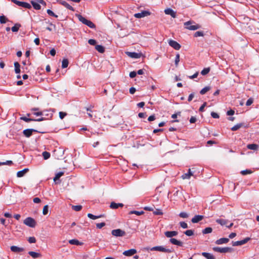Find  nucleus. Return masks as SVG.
<instances>
[{
  "instance_id": "69168bd1",
  "label": "nucleus",
  "mask_w": 259,
  "mask_h": 259,
  "mask_svg": "<svg viewBox=\"0 0 259 259\" xmlns=\"http://www.w3.org/2000/svg\"><path fill=\"white\" fill-rule=\"evenodd\" d=\"M211 115L214 118H219V114L218 113H215V112H212L211 113Z\"/></svg>"
},
{
  "instance_id": "8fccbe9b",
  "label": "nucleus",
  "mask_w": 259,
  "mask_h": 259,
  "mask_svg": "<svg viewBox=\"0 0 259 259\" xmlns=\"http://www.w3.org/2000/svg\"><path fill=\"white\" fill-rule=\"evenodd\" d=\"M47 12L48 14V15H49L50 16L54 17L55 18L58 17V16L57 15H56L52 11H51L50 9L47 10Z\"/></svg>"
},
{
  "instance_id": "473e14b6",
  "label": "nucleus",
  "mask_w": 259,
  "mask_h": 259,
  "mask_svg": "<svg viewBox=\"0 0 259 259\" xmlns=\"http://www.w3.org/2000/svg\"><path fill=\"white\" fill-rule=\"evenodd\" d=\"M88 217L91 219H92V220H96L97 219H98V218H102L103 217V215H93V214L92 213H88Z\"/></svg>"
},
{
  "instance_id": "72a5a7b5",
  "label": "nucleus",
  "mask_w": 259,
  "mask_h": 259,
  "mask_svg": "<svg viewBox=\"0 0 259 259\" xmlns=\"http://www.w3.org/2000/svg\"><path fill=\"white\" fill-rule=\"evenodd\" d=\"M64 172L63 171H60L56 174L55 177L54 178V181L56 182L57 180H59V178L62 177L64 175Z\"/></svg>"
},
{
  "instance_id": "a19ab883",
  "label": "nucleus",
  "mask_w": 259,
  "mask_h": 259,
  "mask_svg": "<svg viewBox=\"0 0 259 259\" xmlns=\"http://www.w3.org/2000/svg\"><path fill=\"white\" fill-rule=\"evenodd\" d=\"M42 154L44 159L45 160L49 159L51 156L50 153L47 151L43 152Z\"/></svg>"
},
{
  "instance_id": "864d4df0",
  "label": "nucleus",
  "mask_w": 259,
  "mask_h": 259,
  "mask_svg": "<svg viewBox=\"0 0 259 259\" xmlns=\"http://www.w3.org/2000/svg\"><path fill=\"white\" fill-rule=\"evenodd\" d=\"M179 216L181 217V218H187L189 215L188 214H187V213L185 212H181L180 214H179Z\"/></svg>"
},
{
  "instance_id": "f03ea898",
  "label": "nucleus",
  "mask_w": 259,
  "mask_h": 259,
  "mask_svg": "<svg viewBox=\"0 0 259 259\" xmlns=\"http://www.w3.org/2000/svg\"><path fill=\"white\" fill-rule=\"evenodd\" d=\"M213 250L214 251L221 252V253H226L231 252L233 251V249L231 247H214Z\"/></svg>"
},
{
  "instance_id": "13d9d810",
  "label": "nucleus",
  "mask_w": 259,
  "mask_h": 259,
  "mask_svg": "<svg viewBox=\"0 0 259 259\" xmlns=\"http://www.w3.org/2000/svg\"><path fill=\"white\" fill-rule=\"evenodd\" d=\"M253 102V99L252 98H250L247 100V101L246 103V105L247 106H249L252 104Z\"/></svg>"
},
{
  "instance_id": "6e6552de",
  "label": "nucleus",
  "mask_w": 259,
  "mask_h": 259,
  "mask_svg": "<svg viewBox=\"0 0 259 259\" xmlns=\"http://www.w3.org/2000/svg\"><path fill=\"white\" fill-rule=\"evenodd\" d=\"M151 13L148 11H143L140 13L134 14V17L137 18H141L150 15Z\"/></svg>"
},
{
  "instance_id": "c756f323",
  "label": "nucleus",
  "mask_w": 259,
  "mask_h": 259,
  "mask_svg": "<svg viewBox=\"0 0 259 259\" xmlns=\"http://www.w3.org/2000/svg\"><path fill=\"white\" fill-rule=\"evenodd\" d=\"M95 49L101 53H103L105 52L104 48L101 45H96L95 46Z\"/></svg>"
},
{
  "instance_id": "6ab92c4d",
  "label": "nucleus",
  "mask_w": 259,
  "mask_h": 259,
  "mask_svg": "<svg viewBox=\"0 0 259 259\" xmlns=\"http://www.w3.org/2000/svg\"><path fill=\"white\" fill-rule=\"evenodd\" d=\"M169 241L172 244L177 245L179 246H182L183 245V243L182 242L179 241L175 238H170L169 239Z\"/></svg>"
},
{
  "instance_id": "052dcab7",
  "label": "nucleus",
  "mask_w": 259,
  "mask_h": 259,
  "mask_svg": "<svg viewBox=\"0 0 259 259\" xmlns=\"http://www.w3.org/2000/svg\"><path fill=\"white\" fill-rule=\"evenodd\" d=\"M28 242L30 243H34L36 242V239L34 237H30L28 238Z\"/></svg>"
},
{
  "instance_id": "0e129e2a",
  "label": "nucleus",
  "mask_w": 259,
  "mask_h": 259,
  "mask_svg": "<svg viewBox=\"0 0 259 259\" xmlns=\"http://www.w3.org/2000/svg\"><path fill=\"white\" fill-rule=\"evenodd\" d=\"M206 102H204L201 106L199 108V111L200 112H203L204 111V107L206 106Z\"/></svg>"
},
{
  "instance_id": "c85d7f7f",
  "label": "nucleus",
  "mask_w": 259,
  "mask_h": 259,
  "mask_svg": "<svg viewBox=\"0 0 259 259\" xmlns=\"http://www.w3.org/2000/svg\"><path fill=\"white\" fill-rule=\"evenodd\" d=\"M76 17L78 19L79 21L82 22L83 24H85L87 21L88 20L86 18L83 17L82 16H81L80 14H76Z\"/></svg>"
},
{
  "instance_id": "2eb2a0df",
  "label": "nucleus",
  "mask_w": 259,
  "mask_h": 259,
  "mask_svg": "<svg viewBox=\"0 0 259 259\" xmlns=\"http://www.w3.org/2000/svg\"><path fill=\"white\" fill-rule=\"evenodd\" d=\"M164 13L166 15H170L172 18L176 17V13L175 11H174L172 9L170 8L166 9L164 10Z\"/></svg>"
},
{
  "instance_id": "39448f33",
  "label": "nucleus",
  "mask_w": 259,
  "mask_h": 259,
  "mask_svg": "<svg viewBox=\"0 0 259 259\" xmlns=\"http://www.w3.org/2000/svg\"><path fill=\"white\" fill-rule=\"evenodd\" d=\"M151 250H155V251H158L160 252H168L170 253L172 251L169 249H167L162 246H154L151 248Z\"/></svg>"
},
{
  "instance_id": "bf43d9fd",
  "label": "nucleus",
  "mask_w": 259,
  "mask_h": 259,
  "mask_svg": "<svg viewBox=\"0 0 259 259\" xmlns=\"http://www.w3.org/2000/svg\"><path fill=\"white\" fill-rule=\"evenodd\" d=\"M88 43L91 45H92V46H94L97 43V41L95 39H90L89 40H88Z\"/></svg>"
},
{
  "instance_id": "393cba45",
  "label": "nucleus",
  "mask_w": 259,
  "mask_h": 259,
  "mask_svg": "<svg viewBox=\"0 0 259 259\" xmlns=\"http://www.w3.org/2000/svg\"><path fill=\"white\" fill-rule=\"evenodd\" d=\"M246 147L248 149L253 150H256L258 148V145L256 144H248Z\"/></svg>"
},
{
  "instance_id": "4468645a",
  "label": "nucleus",
  "mask_w": 259,
  "mask_h": 259,
  "mask_svg": "<svg viewBox=\"0 0 259 259\" xmlns=\"http://www.w3.org/2000/svg\"><path fill=\"white\" fill-rule=\"evenodd\" d=\"M11 250L14 252H20L23 251L24 249L22 247H19L16 246H11Z\"/></svg>"
},
{
  "instance_id": "4be33fe9",
  "label": "nucleus",
  "mask_w": 259,
  "mask_h": 259,
  "mask_svg": "<svg viewBox=\"0 0 259 259\" xmlns=\"http://www.w3.org/2000/svg\"><path fill=\"white\" fill-rule=\"evenodd\" d=\"M193 172H192L191 169L189 168L188 169V172L187 173L184 174L182 176V178L183 179H189L191 176H193Z\"/></svg>"
},
{
  "instance_id": "603ef678",
  "label": "nucleus",
  "mask_w": 259,
  "mask_h": 259,
  "mask_svg": "<svg viewBox=\"0 0 259 259\" xmlns=\"http://www.w3.org/2000/svg\"><path fill=\"white\" fill-rule=\"evenodd\" d=\"M180 61V54H177L176 55V58H175V65L176 66V67L178 66V63Z\"/></svg>"
},
{
  "instance_id": "cd10ccee",
  "label": "nucleus",
  "mask_w": 259,
  "mask_h": 259,
  "mask_svg": "<svg viewBox=\"0 0 259 259\" xmlns=\"http://www.w3.org/2000/svg\"><path fill=\"white\" fill-rule=\"evenodd\" d=\"M228 221L224 219H217L216 220V222L221 226L226 225L227 224Z\"/></svg>"
},
{
  "instance_id": "c9c22d12",
  "label": "nucleus",
  "mask_w": 259,
  "mask_h": 259,
  "mask_svg": "<svg viewBox=\"0 0 259 259\" xmlns=\"http://www.w3.org/2000/svg\"><path fill=\"white\" fill-rule=\"evenodd\" d=\"M85 25L91 28H95L96 27V25L92 21L89 20L87 21Z\"/></svg>"
},
{
  "instance_id": "e2e57ef3",
  "label": "nucleus",
  "mask_w": 259,
  "mask_h": 259,
  "mask_svg": "<svg viewBox=\"0 0 259 259\" xmlns=\"http://www.w3.org/2000/svg\"><path fill=\"white\" fill-rule=\"evenodd\" d=\"M105 223L104 222L101 223H98L96 224V227L98 229H101L102 227H104L105 226Z\"/></svg>"
},
{
  "instance_id": "7ed1b4c3",
  "label": "nucleus",
  "mask_w": 259,
  "mask_h": 259,
  "mask_svg": "<svg viewBox=\"0 0 259 259\" xmlns=\"http://www.w3.org/2000/svg\"><path fill=\"white\" fill-rule=\"evenodd\" d=\"M24 224L31 228H34L36 226V222L34 219L31 217H28L26 218L23 222Z\"/></svg>"
},
{
  "instance_id": "9d476101",
  "label": "nucleus",
  "mask_w": 259,
  "mask_h": 259,
  "mask_svg": "<svg viewBox=\"0 0 259 259\" xmlns=\"http://www.w3.org/2000/svg\"><path fill=\"white\" fill-rule=\"evenodd\" d=\"M57 3H59L60 4H61L62 6H63L64 7H65L66 9H67L72 12L75 11V9L71 6H70L68 3H67L66 2H65V1L57 0Z\"/></svg>"
},
{
  "instance_id": "4c0bfd02",
  "label": "nucleus",
  "mask_w": 259,
  "mask_h": 259,
  "mask_svg": "<svg viewBox=\"0 0 259 259\" xmlns=\"http://www.w3.org/2000/svg\"><path fill=\"white\" fill-rule=\"evenodd\" d=\"M212 231V229L211 227H207L202 230V233L204 234L210 233Z\"/></svg>"
},
{
  "instance_id": "de8ad7c7",
  "label": "nucleus",
  "mask_w": 259,
  "mask_h": 259,
  "mask_svg": "<svg viewBox=\"0 0 259 259\" xmlns=\"http://www.w3.org/2000/svg\"><path fill=\"white\" fill-rule=\"evenodd\" d=\"M7 21V19L5 16L2 15V16H0V23H2V24L6 23Z\"/></svg>"
},
{
  "instance_id": "ea45409f",
  "label": "nucleus",
  "mask_w": 259,
  "mask_h": 259,
  "mask_svg": "<svg viewBox=\"0 0 259 259\" xmlns=\"http://www.w3.org/2000/svg\"><path fill=\"white\" fill-rule=\"evenodd\" d=\"M71 208L73 210L76 211H80L82 208V206L80 205H72Z\"/></svg>"
},
{
  "instance_id": "338daca9",
  "label": "nucleus",
  "mask_w": 259,
  "mask_h": 259,
  "mask_svg": "<svg viewBox=\"0 0 259 259\" xmlns=\"http://www.w3.org/2000/svg\"><path fill=\"white\" fill-rule=\"evenodd\" d=\"M33 201L35 203H38L40 202L41 200L38 197H35L33 198Z\"/></svg>"
},
{
  "instance_id": "58836bf2",
  "label": "nucleus",
  "mask_w": 259,
  "mask_h": 259,
  "mask_svg": "<svg viewBox=\"0 0 259 259\" xmlns=\"http://www.w3.org/2000/svg\"><path fill=\"white\" fill-rule=\"evenodd\" d=\"M21 25L19 24H16L14 26H13L11 28L12 31L13 32H17L20 27Z\"/></svg>"
},
{
  "instance_id": "79ce46f5",
  "label": "nucleus",
  "mask_w": 259,
  "mask_h": 259,
  "mask_svg": "<svg viewBox=\"0 0 259 259\" xmlns=\"http://www.w3.org/2000/svg\"><path fill=\"white\" fill-rule=\"evenodd\" d=\"M69 243L70 244L77 245H78L80 244V243L79 242V241L78 240H76V239H71V240H70L69 241Z\"/></svg>"
},
{
  "instance_id": "a878e982",
  "label": "nucleus",
  "mask_w": 259,
  "mask_h": 259,
  "mask_svg": "<svg viewBox=\"0 0 259 259\" xmlns=\"http://www.w3.org/2000/svg\"><path fill=\"white\" fill-rule=\"evenodd\" d=\"M202 255L207 259H215L213 255L208 252H203L202 253Z\"/></svg>"
},
{
  "instance_id": "1a4fd4ad",
  "label": "nucleus",
  "mask_w": 259,
  "mask_h": 259,
  "mask_svg": "<svg viewBox=\"0 0 259 259\" xmlns=\"http://www.w3.org/2000/svg\"><path fill=\"white\" fill-rule=\"evenodd\" d=\"M168 44L176 50H179L181 47V45L178 42L172 39L168 40Z\"/></svg>"
},
{
  "instance_id": "f3484780",
  "label": "nucleus",
  "mask_w": 259,
  "mask_h": 259,
  "mask_svg": "<svg viewBox=\"0 0 259 259\" xmlns=\"http://www.w3.org/2000/svg\"><path fill=\"white\" fill-rule=\"evenodd\" d=\"M123 206V203H115L114 202H112L110 203V207L111 209H117L119 207H122Z\"/></svg>"
},
{
  "instance_id": "774afa93",
  "label": "nucleus",
  "mask_w": 259,
  "mask_h": 259,
  "mask_svg": "<svg viewBox=\"0 0 259 259\" xmlns=\"http://www.w3.org/2000/svg\"><path fill=\"white\" fill-rule=\"evenodd\" d=\"M255 26L257 29V30H255V31H256V33L259 34V22L256 23Z\"/></svg>"
},
{
  "instance_id": "ddd939ff",
  "label": "nucleus",
  "mask_w": 259,
  "mask_h": 259,
  "mask_svg": "<svg viewBox=\"0 0 259 259\" xmlns=\"http://www.w3.org/2000/svg\"><path fill=\"white\" fill-rule=\"evenodd\" d=\"M127 56L132 58H140L141 56V53H137L136 52H126Z\"/></svg>"
},
{
  "instance_id": "e433bc0d",
  "label": "nucleus",
  "mask_w": 259,
  "mask_h": 259,
  "mask_svg": "<svg viewBox=\"0 0 259 259\" xmlns=\"http://www.w3.org/2000/svg\"><path fill=\"white\" fill-rule=\"evenodd\" d=\"M210 70V67L205 68L201 71V74L202 75H205L209 72Z\"/></svg>"
},
{
  "instance_id": "c03bdc74",
  "label": "nucleus",
  "mask_w": 259,
  "mask_h": 259,
  "mask_svg": "<svg viewBox=\"0 0 259 259\" xmlns=\"http://www.w3.org/2000/svg\"><path fill=\"white\" fill-rule=\"evenodd\" d=\"M144 213L143 211H137V210H132L130 212V214H136L137 215H140L143 214Z\"/></svg>"
},
{
  "instance_id": "9b49d317",
  "label": "nucleus",
  "mask_w": 259,
  "mask_h": 259,
  "mask_svg": "<svg viewBox=\"0 0 259 259\" xmlns=\"http://www.w3.org/2000/svg\"><path fill=\"white\" fill-rule=\"evenodd\" d=\"M250 239V238L247 237V238H245V239H244L242 240H240V241H237L233 242V246H240V245H243V244L246 243Z\"/></svg>"
},
{
  "instance_id": "3c124183",
  "label": "nucleus",
  "mask_w": 259,
  "mask_h": 259,
  "mask_svg": "<svg viewBox=\"0 0 259 259\" xmlns=\"http://www.w3.org/2000/svg\"><path fill=\"white\" fill-rule=\"evenodd\" d=\"M49 206L48 205L44 206L42 210V213L44 215H46L48 213Z\"/></svg>"
},
{
  "instance_id": "6e6d98bb",
  "label": "nucleus",
  "mask_w": 259,
  "mask_h": 259,
  "mask_svg": "<svg viewBox=\"0 0 259 259\" xmlns=\"http://www.w3.org/2000/svg\"><path fill=\"white\" fill-rule=\"evenodd\" d=\"M59 117L61 119H62L67 115V113L66 112L61 111V112H59Z\"/></svg>"
},
{
  "instance_id": "f8f14e48",
  "label": "nucleus",
  "mask_w": 259,
  "mask_h": 259,
  "mask_svg": "<svg viewBox=\"0 0 259 259\" xmlns=\"http://www.w3.org/2000/svg\"><path fill=\"white\" fill-rule=\"evenodd\" d=\"M137 250L136 249H130L127 250H125L123 252L122 254L126 256H131L137 253Z\"/></svg>"
},
{
  "instance_id": "0eeeda50",
  "label": "nucleus",
  "mask_w": 259,
  "mask_h": 259,
  "mask_svg": "<svg viewBox=\"0 0 259 259\" xmlns=\"http://www.w3.org/2000/svg\"><path fill=\"white\" fill-rule=\"evenodd\" d=\"M33 132H37V133H44V132H38L36 130L31 128V129H26V130H24L23 132V133L26 137L29 138L32 135Z\"/></svg>"
},
{
  "instance_id": "2f4dec72",
  "label": "nucleus",
  "mask_w": 259,
  "mask_h": 259,
  "mask_svg": "<svg viewBox=\"0 0 259 259\" xmlns=\"http://www.w3.org/2000/svg\"><path fill=\"white\" fill-rule=\"evenodd\" d=\"M211 88L209 86H206L203 88L200 91V94L201 95H204L207 92H208L210 90Z\"/></svg>"
},
{
  "instance_id": "4d7b16f0",
  "label": "nucleus",
  "mask_w": 259,
  "mask_h": 259,
  "mask_svg": "<svg viewBox=\"0 0 259 259\" xmlns=\"http://www.w3.org/2000/svg\"><path fill=\"white\" fill-rule=\"evenodd\" d=\"M180 226L183 229H186L188 227L187 224L184 222H180Z\"/></svg>"
},
{
  "instance_id": "a211bd4d",
  "label": "nucleus",
  "mask_w": 259,
  "mask_h": 259,
  "mask_svg": "<svg viewBox=\"0 0 259 259\" xmlns=\"http://www.w3.org/2000/svg\"><path fill=\"white\" fill-rule=\"evenodd\" d=\"M178 233L177 231H166L164 233L165 235L168 238H171L173 236H177Z\"/></svg>"
},
{
  "instance_id": "b1692460",
  "label": "nucleus",
  "mask_w": 259,
  "mask_h": 259,
  "mask_svg": "<svg viewBox=\"0 0 259 259\" xmlns=\"http://www.w3.org/2000/svg\"><path fill=\"white\" fill-rule=\"evenodd\" d=\"M31 4H32L33 8L36 10H39L41 9V6L40 5V4L38 3L37 2H35L33 1H31Z\"/></svg>"
},
{
  "instance_id": "aec40b11",
  "label": "nucleus",
  "mask_w": 259,
  "mask_h": 259,
  "mask_svg": "<svg viewBox=\"0 0 259 259\" xmlns=\"http://www.w3.org/2000/svg\"><path fill=\"white\" fill-rule=\"evenodd\" d=\"M229 239L227 238H222L215 241V244L220 245L222 244H225L229 242Z\"/></svg>"
},
{
  "instance_id": "5701e85b",
  "label": "nucleus",
  "mask_w": 259,
  "mask_h": 259,
  "mask_svg": "<svg viewBox=\"0 0 259 259\" xmlns=\"http://www.w3.org/2000/svg\"><path fill=\"white\" fill-rule=\"evenodd\" d=\"M28 254L31 256L33 258H38L41 256V255L39 253H37L34 251H30L28 252Z\"/></svg>"
},
{
  "instance_id": "a18cd8bd",
  "label": "nucleus",
  "mask_w": 259,
  "mask_h": 259,
  "mask_svg": "<svg viewBox=\"0 0 259 259\" xmlns=\"http://www.w3.org/2000/svg\"><path fill=\"white\" fill-rule=\"evenodd\" d=\"M184 234L188 236H191L194 235V231L192 230H188L184 232Z\"/></svg>"
},
{
  "instance_id": "7c9ffc66",
  "label": "nucleus",
  "mask_w": 259,
  "mask_h": 259,
  "mask_svg": "<svg viewBox=\"0 0 259 259\" xmlns=\"http://www.w3.org/2000/svg\"><path fill=\"white\" fill-rule=\"evenodd\" d=\"M243 126V123H238L236 125L233 126L231 128V130L232 131H236L239 130L240 127H242Z\"/></svg>"
},
{
  "instance_id": "680f3d73",
  "label": "nucleus",
  "mask_w": 259,
  "mask_h": 259,
  "mask_svg": "<svg viewBox=\"0 0 259 259\" xmlns=\"http://www.w3.org/2000/svg\"><path fill=\"white\" fill-rule=\"evenodd\" d=\"M194 36L195 37L202 36H203V33L202 31H197L194 33Z\"/></svg>"
},
{
  "instance_id": "20e7f679",
  "label": "nucleus",
  "mask_w": 259,
  "mask_h": 259,
  "mask_svg": "<svg viewBox=\"0 0 259 259\" xmlns=\"http://www.w3.org/2000/svg\"><path fill=\"white\" fill-rule=\"evenodd\" d=\"M11 2L19 6H21L26 9H30L31 8V6L26 2H20L17 0H11Z\"/></svg>"
},
{
  "instance_id": "37998d69",
  "label": "nucleus",
  "mask_w": 259,
  "mask_h": 259,
  "mask_svg": "<svg viewBox=\"0 0 259 259\" xmlns=\"http://www.w3.org/2000/svg\"><path fill=\"white\" fill-rule=\"evenodd\" d=\"M20 119L26 122H29L31 121H34V119L30 118H27L25 116H22L20 117Z\"/></svg>"
},
{
  "instance_id": "bb28decb",
  "label": "nucleus",
  "mask_w": 259,
  "mask_h": 259,
  "mask_svg": "<svg viewBox=\"0 0 259 259\" xmlns=\"http://www.w3.org/2000/svg\"><path fill=\"white\" fill-rule=\"evenodd\" d=\"M15 71L16 73H19L20 72V65L18 62L14 63Z\"/></svg>"
},
{
  "instance_id": "423d86ee",
  "label": "nucleus",
  "mask_w": 259,
  "mask_h": 259,
  "mask_svg": "<svg viewBox=\"0 0 259 259\" xmlns=\"http://www.w3.org/2000/svg\"><path fill=\"white\" fill-rule=\"evenodd\" d=\"M111 234L113 236L115 237H122L125 235V232L120 229H117L113 230L111 232Z\"/></svg>"
},
{
  "instance_id": "f704fd0d",
  "label": "nucleus",
  "mask_w": 259,
  "mask_h": 259,
  "mask_svg": "<svg viewBox=\"0 0 259 259\" xmlns=\"http://www.w3.org/2000/svg\"><path fill=\"white\" fill-rule=\"evenodd\" d=\"M69 64V62L68 59H64L62 62V68H65L67 67Z\"/></svg>"
},
{
  "instance_id": "5fc2aeb1",
  "label": "nucleus",
  "mask_w": 259,
  "mask_h": 259,
  "mask_svg": "<svg viewBox=\"0 0 259 259\" xmlns=\"http://www.w3.org/2000/svg\"><path fill=\"white\" fill-rule=\"evenodd\" d=\"M252 172V171L248 169L243 170L241 171V174L242 175H246L247 174H250Z\"/></svg>"
},
{
  "instance_id": "49530a36",
  "label": "nucleus",
  "mask_w": 259,
  "mask_h": 259,
  "mask_svg": "<svg viewBox=\"0 0 259 259\" xmlns=\"http://www.w3.org/2000/svg\"><path fill=\"white\" fill-rule=\"evenodd\" d=\"M153 214L155 215H162L163 214L162 211L160 209H156V210H153Z\"/></svg>"
},
{
  "instance_id": "412c9836",
  "label": "nucleus",
  "mask_w": 259,
  "mask_h": 259,
  "mask_svg": "<svg viewBox=\"0 0 259 259\" xmlns=\"http://www.w3.org/2000/svg\"><path fill=\"white\" fill-rule=\"evenodd\" d=\"M29 171V169L26 168H24L22 170L19 171L17 173V177L21 178L23 177L28 171Z\"/></svg>"
},
{
  "instance_id": "09e8293b",
  "label": "nucleus",
  "mask_w": 259,
  "mask_h": 259,
  "mask_svg": "<svg viewBox=\"0 0 259 259\" xmlns=\"http://www.w3.org/2000/svg\"><path fill=\"white\" fill-rule=\"evenodd\" d=\"M13 161H11V160H7L6 161V162H0V165H11L13 164Z\"/></svg>"
},
{
  "instance_id": "f257e3e1",
  "label": "nucleus",
  "mask_w": 259,
  "mask_h": 259,
  "mask_svg": "<svg viewBox=\"0 0 259 259\" xmlns=\"http://www.w3.org/2000/svg\"><path fill=\"white\" fill-rule=\"evenodd\" d=\"M184 25L186 29L191 30H195L200 28L199 24H196L195 22L192 21L186 22Z\"/></svg>"
},
{
  "instance_id": "dca6fc26",
  "label": "nucleus",
  "mask_w": 259,
  "mask_h": 259,
  "mask_svg": "<svg viewBox=\"0 0 259 259\" xmlns=\"http://www.w3.org/2000/svg\"><path fill=\"white\" fill-rule=\"evenodd\" d=\"M203 219V216L201 215H196L193 217L192 220L191 222L193 223H197L199 222V221H201Z\"/></svg>"
}]
</instances>
